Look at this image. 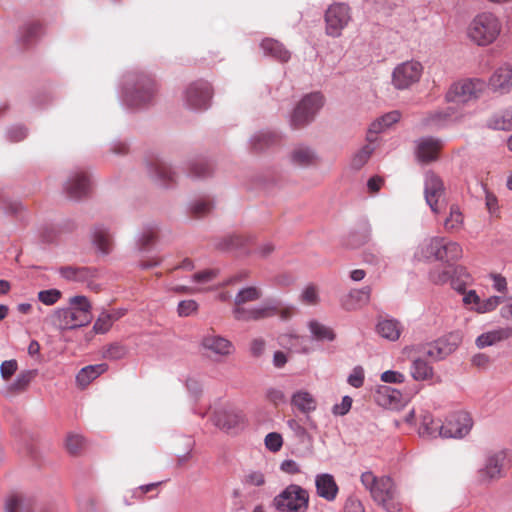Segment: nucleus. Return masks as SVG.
I'll return each instance as SVG.
<instances>
[{
    "mask_svg": "<svg viewBox=\"0 0 512 512\" xmlns=\"http://www.w3.org/2000/svg\"><path fill=\"white\" fill-rule=\"evenodd\" d=\"M158 86L156 81L142 74L125 76L120 92L121 102L127 108L138 110L154 102Z\"/></svg>",
    "mask_w": 512,
    "mask_h": 512,
    "instance_id": "obj_1",
    "label": "nucleus"
},
{
    "mask_svg": "<svg viewBox=\"0 0 512 512\" xmlns=\"http://www.w3.org/2000/svg\"><path fill=\"white\" fill-rule=\"evenodd\" d=\"M92 305L87 297L76 295L70 298L69 306L54 311L52 323L59 330H72L88 325L92 319Z\"/></svg>",
    "mask_w": 512,
    "mask_h": 512,
    "instance_id": "obj_2",
    "label": "nucleus"
},
{
    "mask_svg": "<svg viewBox=\"0 0 512 512\" xmlns=\"http://www.w3.org/2000/svg\"><path fill=\"white\" fill-rule=\"evenodd\" d=\"M360 480L378 505L387 512L396 511L397 489L389 476L377 477L373 472L365 471L361 474Z\"/></svg>",
    "mask_w": 512,
    "mask_h": 512,
    "instance_id": "obj_3",
    "label": "nucleus"
},
{
    "mask_svg": "<svg viewBox=\"0 0 512 512\" xmlns=\"http://www.w3.org/2000/svg\"><path fill=\"white\" fill-rule=\"evenodd\" d=\"M502 31L500 19L492 12L478 13L467 27V37L478 46L495 42Z\"/></svg>",
    "mask_w": 512,
    "mask_h": 512,
    "instance_id": "obj_4",
    "label": "nucleus"
},
{
    "mask_svg": "<svg viewBox=\"0 0 512 512\" xmlns=\"http://www.w3.org/2000/svg\"><path fill=\"white\" fill-rule=\"evenodd\" d=\"M272 505L278 512H305L309 493L300 485L290 484L273 498Z\"/></svg>",
    "mask_w": 512,
    "mask_h": 512,
    "instance_id": "obj_5",
    "label": "nucleus"
},
{
    "mask_svg": "<svg viewBox=\"0 0 512 512\" xmlns=\"http://www.w3.org/2000/svg\"><path fill=\"white\" fill-rule=\"evenodd\" d=\"M213 96L211 84L203 79L189 83L182 92L185 107L194 111L206 110L210 107Z\"/></svg>",
    "mask_w": 512,
    "mask_h": 512,
    "instance_id": "obj_6",
    "label": "nucleus"
},
{
    "mask_svg": "<svg viewBox=\"0 0 512 512\" xmlns=\"http://www.w3.org/2000/svg\"><path fill=\"white\" fill-rule=\"evenodd\" d=\"M325 33L332 38L342 35L352 21L351 7L344 2H334L328 6L324 14Z\"/></svg>",
    "mask_w": 512,
    "mask_h": 512,
    "instance_id": "obj_7",
    "label": "nucleus"
},
{
    "mask_svg": "<svg viewBox=\"0 0 512 512\" xmlns=\"http://www.w3.org/2000/svg\"><path fill=\"white\" fill-rule=\"evenodd\" d=\"M323 104L324 99L321 93L314 92L305 95L291 115V125L297 128L310 123Z\"/></svg>",
    "mask_w": 512,
    "mask_h": 512,
    "instance_id": "obj_8",
    "label": "nucleus"
},
{
    "mask_svg": "<svg viewBox=\"0 0 512 512\" xmlns=\"http://www.w3.org/2000/svg\"><path fill=\"white\" fill-rule=\"evenodd\" d=\"M485 88L480 79H463L451 85L446 93V100L456 104H465L476 100Z\"/></svg>",
    "mask_w": 512,
    "mask_h": 512,
    "instance_id": "obj_9",
    "label": "nucleus"
},
{
    "mask_svg": "<svg viewBox=\"0 0 512 512\" xmlns=\"http://www.w3.org/2000/svg\"><path fill=\"white\" fill-rule=\"evenodd\" d=\"M506 450L491 451L486 455L483 466L477 471V480L480 484L488 485L503 476V465L506 459Z\"/></svg>",
    "mask_w": 512,
    "mask_h": 512,
    "instance_id": "obj_10",
    "label": "nucleus"
},
{
    "mask_svg": "<svg viewBox=\"0 0 512 512\" xmlns=\"http://www.w3.org/2000/svg\"><path fill=\"white\" fill-rule=\"evenodd\" d=\"M424 195L427 205L434 214H439L446 205L445 188L442 180L434 172L425 174Z\"/></svg>",
    "mask_w": 512,
    "mask_h": 512,
    "instance_id": "obj_11",
    "label": "nucleus"
},
{
    "mask_svg": "<svg viewBox=\"0 0 512 512\" xmlns=\"http://www.w3.org/2000/svg\"><path fill=\"white\" fill-rule=\"evenodd\" d=\"M473 426L469 413L458 411L450 414L440 426V437L462 438L466 436Z\"/></svg>",
    "mask_w": 512,
    "mask_h": 512,
    "instance_id": "obj_12",
    "label": "nucleus"
},
{
    "mask_svg": "<svg viewBox=\"0 0 512 512\" xmlns=\"http://www.w3.org/2000/svg\"><path fill=\"white\" fill-rule=\"evenodd\" d=\"M200 346L216 359L229 357L235 352V346L229 339L213 332L202 337Z\"/></svg>",
    "mask_w": 512,
    "mask_h": 512,
    "instance_id": "obj_13",
    "label": "nucleus"
},
{
    "mask_svg": "<svg viewBox=\"0 0 512 512\" xmlns=\"http://www.w3.org/2000/svg\"><path fill=\"white\" fill-rule=\"evenodd\" d=\"M278 305L275 303H262L259 306L245 308L243 305L234 306L232 313L238 321H256L276 316Z\"/></svg>",
    "mask_w": 512,
    "mask_h": 512,
    "instance_id": "obj_14",
    "label": "nucleus"
},
{
    "mask_svg": "<svg viewBox=\"0 0 512 512\" xmlns=\"http://www.w3.org/2000/svg\"><path fill=\"white\" fill-rule=\"evenodd\" d=\"M457 346L458 343L453 336H444L426 344L422 349V354L433 361H441L453 353Z\"/></svg>",
    "mask_w": 512,
    "mask_h": 512,
    "instance_id": "obj_15",
    "label": "nucleus"
},
{
    "mask_svg": "<svg viewBox=\"0 0 512 512\" xmlns=\"http://www.w3.org/2000/svg\"><path fill=\"white\" fill-rule=\"evenodd\" d=\"M64 190L72 199H80L87 195L90 190V179L87 172L73 171L64 184Z\"/></svg>",
    "mask_w": 512,
    "mask_h": 512,
    "instance_id": "obj_16",
    "label": "nucleus"
},
{
    "mask_svg": "<svg viewBox=\"0 0 512 512\" xmlns=\"http://www.w3.org/2000/svg\"><path fill=\"white\" fill-rule=\"evenodd\" d=\"M59 275L70 282L85 284L90 287L96 277V270L86 266H62L58 268Z\"/></svg>",
    "mask_w": 512,
    "mask_h": 512,
    "instance_id": "obj_17",
    "label": "nucleus"
},
{
    "mask_svg": "<svg viewBox=\"0 0 512 512\" xmlns=\"http://www.w3.org/2000/svg\"><path fill=\"white\" fill-rule=\"evenodd\" d=\"M414 257L419 261H440L441 237L434 236L424 239L416 248Z\"/></svg>",
    "mask_w": 512,
    "mask_h": 512,
    "instance_id": "obj_18",
    "label": "nucleus"
},
{
    "mask_svg": "<svg viewBox=\"0 0 512 512\" xmlns=\"http://www.w3.org/2000/svg\"><path fill=\"white\" fill-rule=\"evenodd\" d=\"M422 66H395L392 73V83L398 89H405L418 81Z\"/></svg>",
    "mask_w": 512,
    "mask_h": 512,
    "instance_id": "obj_19",
    "label": "nucleus"
},
{
    "mask_svg": "<svg viewBox=\"0 0 512 512\" xmlns=\"http://www.w3.org/2000/svg\"><path fill=\"white\" fill-rule=\"evenodd\" d=\"M316 493L320 498L332 502L337 498L339 487L330 473H320L315 476Z\"/></svg>",
    "mask_w": 512,
    "mask_h": 512,
    "instance_id": "obj_20",
    "label": "nucleus"
},
{
    "mask_svg": "<svg viewBox=\"0 0 512 512\" xmlns=\"http://www.w3.org/2000/svg\"><path fill=\"white\" fill-rule=\"evenodd\" d=\"M215 426L224 431H235L243 424V415L234 409H222L213 416Z\"/></svg>",
    "mask_w": 512,
    "mask_h": 512,
    "instance_id": "obj_21",
    "label": "nucleus"
},
{
    "mask_svg": "<svg viewBox=\"0 0 512 512\" xmlns=\"http://www.w3.org/2000/svg\"><path fill=\"white\" fill-rule=\"evenodd\" d=\"M372 228L367 219H362L358 222L346 237V246L352 249L359 248L371 239Z\"/></svg>",
    "mask_w": 512,
    "mask_h": 512,
    "instance_id": "obj_22",
    "label": "nucleus"
},
{
    "mask_svg": "<svg viewBox=\"0 0 512 512\" xmlns=\"http://www.w3.org/2000/svg\"><path fill=\"white\" fill-rule=\"evenodd\" d=\"M442 141L434 137H422L417 141L416 155L421 162H431L437 158Z\"/></svg>",
    "mask_w": 512,
    "mask_h": 512,
    "instance_id": "obj_23",
    "label": "nucleus"
},
{
    "mask_svg": "<svg viewBox=\"0 0 512 512\" xmlns=\"http://www.w3.org/2000/svg\"><path fill=\"white\" fill-rule=\"evenodd\" d=\"M512 337V327H497L495 329L486 331L480 334L476 340L475 344L478 348L483 349L486 347H490L496 345L500 342L508 340Z\"/></svg>",
    "mask_w": 512,
    "mask_h": 512,
    "instance_id": "obj_24",
    "label": "nucleus"
},
{
    "mask_svg": "<svg viewBox=\"0 0 512 512\" xmlns=\"http://www.w3.org/2000/svg\"><path fill=\"white\" fill-rule=\"evenodd\" d=\"M148 173L160 185L167 186L175 179V172L165 161L155 159L147 164Z\"/></svg>",
    "mask_w": 512,
    "mask_h": 512,
    "instance_id": "obj_25",
    "label": "nucleus"
},
{
    "mask_svg": "<svg viewBox=\"0 0 512 512\" xmlns=\"http://www.w3.org/2000/svg\"><path fill=\"white\" fill-rule=\"evenodd\" d=\"M290 404L304 415H308L317 409L316 398L305 389L293 392L290 397Z\"/></svg>",
    "mask_w": 512,
    "mask_h": 512,
    "instance_id": "obj_26",
    "label": "nucleus"
},
{
    "mask_svg": "<svg viewBox=\"0 0 512 512\" xmlns=\"http://www.w3.org/2000/svg\"><path fill=\"white\" fill-rule=\"evenodd\" d=\"M370 297V286H364L360 289H353L342 299V307L347 311L357 310L367 305L370 301Z\"/></svg>",
    "mask_w": 512,
    "mask_h": 512,
    "instance_id": "obj_27",
    "label": "nucleus"
},
{
    "mask_svg": "<svg viewBox=\"0 0 512 512\" xmlns=\"http://www.w3.org/2000/svg\"><path fill=\"white\" fill-rule=\"evenodd\" d=\"M260 47L265 56H269L275 61L285 63L291 59L289 50L276 39L265 38L260 43Z\"/></svg>",
    "mask_w": 512,
    "mask_h": 512,
    "instance_id": "obj_28",
    "label": "nucleus"
},
{
    "mask_svg": "<svg viewBox=\"0 0 512 512\" xmlns=\"http://www.w3.org/2000/svg\"><path fill=\"white\" fill-rule=\"evenodd\" d=\"M490 87L499 93H506L512 88L511 66H498L489 80Z\"/></svg>",
    "mask_w": 512,
    "mask_h": 512,
    "instance_id": "obj_29",
    "label": "nucleus"
},
{
    "mask_svg": "<svg viewBox=\"0 0 512 512\" xmlns=\"http://www.w3.org/2000/svg\"><path fill=\"white\" fill-rule=\"evenodd\" d=\"M91 239L97 251L103 255L109 254L113 249V237L104 225H96L91 232Z\"/></svg>",
    "mask_w": 512,
    "mask_h": 512,
    "instance_id": "obj_30",
    "label": "nucleus"
},
{
    "mask_svg": "<svg viewBox=\"0 0 512 512\" xmlns=\"http://www.w3.org/2000/svg\"><path fill=\"white\" fill-rule=\"evenodd\" d=\"M316 152L309 146L297 145L289 153L290 163L298 167H309L317 161Z\"/></svg>",
    "mask_w": 512,
    "mask_h": 512,
    "instance_id": "obj_31",
    "label": "nucleus"
},
{
    "mask_svg": "<svg viewBox=\"0 0 512 512\" xmlns=\"http://www.w3.org/2000/svg\"><path fill=\"white\" fill-rule=\"evenodd\" d=\"M375 399L380 406L396 409L400 403L401 393L390 386L382 385L378 387Z\"/></svg>",
    "mask_w": 512,
    "mask_h": 512,
    "instance_id": "obj_32",
    "label": "nucleus"
},
{
    "mask_svg": "<svg viewBox=\"0 0 512 512\" xmlns=\"http://www.w3.org/2000/svg\"><path fill=\"white\" fill-rule=\"evenodd\" d=\"M420 426L418 434L421 438L434 439L440 437V426L438 421H435L429 412H424L420 415Z\"/></svg>",
    "mask_w": 512,
    "mask_h": 512,
    "instance_id": "obj_33",
    "label": "nucleus"
},
{
    "mask_svg": "<svg viewBox=\"0 0 512 512\" xmlns=\"http://www.w3.org/2000/svg\"><path fill=\"white\" fill-rule=\"evenodd\" d=\"M377 333L389 341H397L402 332V325L395 319H383L377 323Z\"/></svg>",
    "mask_w": 512,
    "mask_h": 512,
    "instance_id": "obj_34",
    "label": "nucleus"
},
{
    "mask_svg": "<svg viewBox=\"0 0 512 512\" xmlns=\"http://www.w3.org/2000/svg\"><path fill=\"white\" fill-rule=\"evenodd\" d=\"M451 116L452 111L450 108L445 111L430 112L422 119V125L428 129L438 130L450 123Z\"/></svg>",
    "mask_w": 512,
    "mask_h": 512,
    "instance_id": "obj_35",
    "label": "nucleus"
},
{
    "mask_svg": "<svg viewBox=\"0 0 512 512\" xmlns=\"http://www.w3.org/2000/svg\"><path fill=\"white\" fill-rule=\"evenodd\" d=\"M107 370L108 365L105 363L88 365L78 372L76 381L80 386L85 387Z\"/></svg>",
    "mask_w": 512,
    "mask_h": 512,
    "instance_id": "obj_36",
    "label": "nucleus"
},
{
    "mask_svg": "<svg viewBox=\"0 0 512 512\" xmlns=\"http://www.w3.org/2000/svg\"><path fill=\"white\" fill-rule=\"evenodd\" d=\"M443 226L448 233H457L463 229L464 215L458 205L450 206L449 215L445 218Z\"/></svg>",
    "mask_w": 512,
    "mask_h": 512,
    "instance_id": "obj_37",
    "label": "nucleus"
},
{
    "mask_svg": "<svg viewBox=\"0 0 512 512\" xmlns=\"http://www.w3.org/2000/svg\"><path fill=\"white\" fill-rule=\"evenodd\" d=\"M410 374L416 381H426L432 379L434 375L433 367L422 357L413 359Z\"/></svg>",
    "mask_w": 512,
    "mask_h": 512,
    "instance_id": "obj_38",
    "label": "nucleus"
},
{
    "mask_svg": "<svg viewBox=\"0 0 512 512\" xmlns=\"http://www.w3.org/2000/svg\"><path fill=\"white\" fill-rule=\"evenodd\" d=\"M43 35V26L39 23H27L18 31L17 41L23 45L38 40Z\"/></svg>",
    "mask_w": 512,
    "mask_h": 512,
    "instance_id": "obj_39",
    "label": "nucleus"
},
{
    "mask_svg": "<svg viewBox=\"0 0 512 512\" xmlns=\"http://www.w3.org/2000/svg\"><path fill=\"white\" fill-rule=\"evenodd\" d=\"M308 329L312 338L317 341L332 342L336 338V334L331 327L322 324L317 320H310L308 322Z\"/></svg>",
    "mask_w": 512,
    "mask_h": 512,
    "instance_id": "obj_40",
    "label": "nucleus"
},
{
    "mask_svg": "<svg viewBox=\"0 0 512 512\" xmlns=\"http://www.w3.org/2000/svg\"><path fill=\"white\" fill-rule=\"evenodd\" d=\"M401 118V114L399 111L394 110L386 113L381 118L373 122L369 128V141H373L371 134H377L383 131L384 129L390 127L392 124L398 122Z\"/></svg>",
    "mask_w": 512,
    "mask_h": 512,
    "instance_id": "obj_41",
    "label": "nucleus"
},
{
    "mask_svg": "<svg viewBox=\"0 0 512 512\" xmlns=\"http://www.w3.org/2000/svg\"><path fill=\"white\" fill-rule=\"evenodd\" d=\"M463 250L459 243L441 237V262L457 261L462 257Z\"/></svg>",
    "mask_w": 512,
    "mask_h": 512,
    "instance_id": "obj_42",
    "label": "nucleus"
},
{
    "mask_svg": "<svg viewBox=\"0 0 512 512\" xmlns=\"http://www.w3.org/2000/svg\"><path fill=\"white\" fill-rule=\"evenodd\" d=\"M449 281L454 290L463 293L466 291V287L472 282V278L466 268L457 266L454 268L453 274L450 275Z\"/></svg>",
    "mask_w": 512,
    "mask_h": 512,
    "instance_id": "obj_43",
    "label": "nucleus"
},
{
    "mask_svg": "<svg viewBox=\"0 0 512 512\" xmlns=\"http://www.w3.org/2000/svg\"><path fill=\"white\" fill-rule=\"evenodd\" d=\"M278 136L271 131H259L250 138V145L255 151H262L276 143Z\"/></svg>",
    "mask_w": 512,
    "mask_h": 512,
    "instance_id": "obj_44",
    "label": "nucleus"
},
{
    "mask_svg": "<svg viewBox=\"0 0 512 512\" xmlns=\"http://www.w3.org/2000/svg\"><path fill=\"white\" fill-rule=\"evenodd\" d=\"M128 347L121 342H112L102 348V357L109 361H117L125 358L128 354Z\"/></svg>",
    "mask_w": 512,
    "mask_h": 512,
    "instance_id": "obj_45",
    "label": "nucleus"
},
{
    "mask_svg": "<svg viewBox=\"0 0 512 512\" xmlns=\"http://www.w3.org/2000/svg\"><path fill=\"white\" fill-rule=\"evenodd\" d=\"M262 297V291L257 286H246L241 288L234 297V305H244L248 302H254Z\"/></svg>",
    "mask_w": 512,
    "mask_h": 512,
    "instance_id": "obj_46",
    "label": "nucleus"
},
{
    "mask_svg": "<svg viewBox=\"0 0 512 512\" xmlns=\"http://www.w3.org/2000/svg\"><path fill=\"white\" fill-rule=\"evenodd\" d=\"M241 483L245 488H260L266 484V476L260 470H248L243 474Z\"/></svg>",
    "mask_w": 512,
    "mask_h": 512,
    "instance_id": "obj_47",
    "label": "nucleus"
},
{
    "mask_svg": "<svg viewBox=\"0 0 512 512\" xmlns=\"http://www.w3.org/2000/svg\"><path fill=\"white\" fill-rule=\"evenodd\" d=\"M374 151V147L371 145L363 146L359 151H357L351 158L350 165L353 169L359 170L361 169L365 163L370 158L371 154Z\"/></svg>",
    "mask_w": 512,
    "mask_h": 512,
    "instance_id": "obj_48",
    "label": "nucleus"
},
{
    "mask_svg": "<svg viewBox=\"0 0 512 512\" xmlns=\"http://www.w3.org/2000/svg\"><path fill=\"white\" fill-rule=\"evenodd\" d=\"M36 375L35 370H25L19 373L11 384L10 388L14 391H22L27 388Z\"/></svg>",
    "mask_w": 512,
    "mask_h": 512,
    "instance_id": "obj_49",
    "label": "nucleus"
},
{
    "mask_svg": "<svg viewBox=\"0 0 512 512\" xmlns=\"http://www.w3.org/2000/svg\"><path fill=\"white\" fill-rule=\"evenodd\" d=\"M287 426L292 431L293 435L300 441L306 442L311 441V436L309 435L307 429L301 424L298 419H289L287 420Z\"/></svg>",
    "mask_w": 512,
    "mask_h": 512,
    "instance_id": "obj_50",
    "label": "nucleus"
},
{
    "mask_svg": "<svg viewBox=\"0 0 512 512\" xmlns=\"http://www.w3.org/2000/svg\"><path fill=\"white\" fill-rule=\"evenodd\" d=\"M112 326L113 323L111 321V317L108 314V311L104 310L99 314V316L95 320L93 325V331L95 334H105L111 329Z\"/></svg>",
    "mask_w": 512,
    "mask_h": 512,
    "instance_id": "obj_51",
    "label": "nucleus"
},
{
    "mask_svg": "<svg viewBox=\"0 0 512 512\" xmlns=\"http://www.w3.org/2000/svg\"><path fill=\"white\" fill-rule=\"evenodd\" d=\"M304 337H300L292 334H283L279 337L280 344L283 346H289L290 349L294 350L297 353H308L309 350L305 347H296V344L302 343L304 341Z\"/></svg>",
    "mask_w": 512,
    "mask_h": 512,
    "instance_id": "obj_52",
    "label": "nucleus"
},
{
    "mask_svg": "<svg viewBox=\"0 0 512 512\" xmlns=\"http://www.w3.org/2000/svg\"><path fill=\"white\" fill-rule=\"evenodd\" d=\"M504 297L493 295L486 299H481L480 306L477 308L478 314H485L494 311L501 303H503Z\"/></svg>",
    "mask_w": 512,
    "mask_h": 512,
    "instance_id": "obj_53",
    "label": "nucleus"
},
{
    "mask_svg": "<svg viewBox=\"0 0 512 512\" xmlns=\"http://www.w3.org/2000/svg\"><path fill=\"white\" fill-rule=\"evenodd\" d=\"M213 208L210 199H197L190 204V212L197 217L208 214Z\"/></svg>",
    "mask_w": 512,
    "mask_h": 512,
    "instance_id": "obj_54",
    "label": "nucleus"
},
{
    "mask_svg": "<svg viewBox=\"0 0 512 512\" xmlns=\"http://www.w3.org/2000/svg\"><path fill=\"white\" fill-rule=\"evenodd\" d=\"M210 173L211 167L205 160H197L189 164V175L192 177H206Z\"/></svg>",
    "mask_w": 512,
    "mask_h": 512,
    "instance_id": "obj_55",
    "label": "nucleus"
},
{
    "mask_svg": "<svg viewBox=\"0 0 512 512\" xmlns=\"http://www.w3.org/2000/svg\"><path fill=\"white\" fill-rule=\"evenodd\" d=\"M155 238V232L152 228L143 230L137 238V248L139 252H145L148 250V246L151 245Z\"/></svg>",
    "mask_w": 512,
    "mask_h": 512,
    "instance_id": "obj_56",
    "label": "nucleus"
},
{
    "mask_svg": "<svg viewBox=\"0 0 512 512\" xmlns=\"http://www.w3.org/2000/svg\"><path fill=\"white\" fill-rule=\"evenodd\" d=\"M462 302L465 307L470 311L477 313V308L480 306L481 298L475 290L464 291Z\"/></svg>",
    "mask_w": 512,
    "mask_h": 512,
    "instance_id": "obj_57",
    "label": "nucleus"
},
{
    "mask_svg": "<svg viewBox=\"0 0 512 512\" xmlns=\"http://www.w3.org/2000/svg\"><path fill=\"white\" fill-rule=\"evenodd\" d=\"M488 278L494 291L506 295L508 293V283L504 276L499 273H490Z\"/></svg>",
    "mask_w": 512,
    "mask_h": 512,
    "instance_id": "obj_58",
    "label": "nucleus"
},
{
    "mask_svg": "<svg viewBox=\"0 0 512 512\" xmlns=\"http://www.w3.org/2000/svg\"><path fill=\"white\" fill-rule=\"evenodd\" d=\"M84 445V439L79 434L71 433L65 441L66 449L71 454H77Z\"/></svg>",
    "mask_w": 512,
    "mask_h": 512,
    "instance_id": "obj_59",
    "label": "nucleus"
},
{
    "mask_svg": "<svg viewBox=\"0 0 512 512\" xmlns=\"http://www.w3.org/2000/svg\"><path fill=\"white\" fill-rule=\"evenodd\" d=\"M2 209L6 215L20 216L24 211V206L18 200H4Z\"/></svg>",
    "mask_w": 512,
    "mask_h": 512,
    "instance_id": "obj_60",
    "label": "nucleus"
},
{
    "mask_svg": "<svg viewBox=\"0 0 512 512\" xmlns=\"http://www.w3.org/2000/svg\"><path fill=\"white\" fill-rule=\"evenodd\" d=\"M365 374L362 366H355L347 378V382L354 388H360L364 384Z\"/></svg>",
    "mask_w": 512,
    "mask_h": 512,
    "instance_id": "obj_61",
    "label": "nucleus"
},
{
    "mask_svg": "<svg viewBox=\"0 0 512 512\" xmlns=\"http://www.w3.org/2000/svg\"><path fill=\"white\" fill-rule=\"evenodd\" d=\"M61 297V292L58 289L42 290L38 293V299L45 305L55 304Z\"/></svg>",
    "mask_w": 512,
    "mask_h": 512,
    "instance_id": "obj_62",
    "label": "nucleus"
},
{
    "mask_svg": "<svg viewBox=\"0 0 512 512\" xmlns=\"http://www.w3.org/2000/svg\"><path fill=\"white\" fill-rule=\"evenodd\" d=\"M266 448L272 452H277L283 445L282 436L279 433L271 432L265 437Z\"/></svg>",
    "mask_w": 512,
    "mask_h": 512,
    "instance_id": "obj_63",
    "label": "nucleus"
},
{
    "mask_svg": "<svg viewBox=\"0 0 512 512\" xmlns=\"http://www.w3.org/2000/svg\"><path fill=\"white\" fill-rule=\"evenodd\" d=\"M24 503L22 496L17 494H11L7 497L5 502V512H18Z\"/></svg>",
    "mask_w": 512,
    "mask_h": 512,
    "instance_id": "obj_64",
    "label": "nucleus"
}]
</instances>
